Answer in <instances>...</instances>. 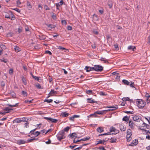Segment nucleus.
<instances>
[{
    "instance_id": "nucleus-1",
    "label": "nucleus",
    "mask_w": 150,
    "mask_h": 150,
    "mask_svg": "<svg viewBox=\"0 0 150 150\" xmlns=\"http://www.w3.org/2000/svg\"><path fill=\"white\" fill-rule=\"evenodd\" d=\"M136 101L137 106L139 108H142L146 105V103L142 99H138Z\"/></svg>"
},
{
    "instance_id": "nucleus-2",
    "label": "nucleus",
    "mask_w": 150,
    "mask_h": 150,
    "mask_svg": "<svg viewBox=\"0 0 150 150\" xmlns=\"http://www.w3.org/2000/svg\"><path fill=\"white\" fill-rule=\"evenodd\" d=\"M65 132H59L58 134L56 135L57 139L59 141L62 139L65 138Z\"/></svg>"
},
{
    "instance_id": "nucleus-3",
    "label": "nucleus",
    "mask_w": 150,
    "mask_h": 150,
    "mask_svg": "<svg viewBox=\"0 0 150 150\" xmlns=\"http://www.w3.org/2000/svg\"><path fill=\"white\" fill-rule=\"evenodd\" d=\"M123 83L125 85H129L132 88L134 87V83L132 81L129 82L127 80L123 79L122 80Z\"/></svg>"
},
{
    "instance_id": "nucleus-4",
    "label": "nucleus",
    "mask_w": 150,
    "mask_h": 150,
    "mask_svg": "<svg viewBox=\"0 0 150 150\" xmlns=\"http://www.w3.org/2000/svg\"><path fill=\"white\" fill-rule=\"evenodd\" d=\"M45 119L47 120L49 122L52 123H56L58 120L56 119L52 118L50 117H44Z\"/></svg>"
},
{
    "instance_id": "nucleus-5",
    "label": "nucleus",
    "mask_w": 150,
    "mask_h": 150,
    "mask_svg": "<svg viewBox=\"0 0 150 150\" xmlns=\"http://www.w3.org/2000/svg\"><path fill=\"white\" fill-rule=\"evenodd\" d=\"M95 68L96 69V71L98 72L102 71L103 69V67L98 65H96Z\"/></svg>"
},
{
    "instance_id": "nucleus-6",
    "label": "nucleus",
    "mask_w": 150,
    "mask_h": 150,
    "mask_svg": "<svg viewBox=\"0 0 150 150\" xmlns=\"http://www.w3.org/2000/svg\"><path fill=\"white\" fill-rule=\"evenodd\" d=\"M140 117L141 118L140 116L139 115H134L132 118L134 121L140 122V121L142 120Z\"/></svg>"
},
{
    "instance_id": "nucleus-7",
    "label": "nucleus",
    "mask_w": 150,
    "mask_h": 150,
    "mask_svg": "<svg viewBox=\"0 0 150 150\" xmlns=\"http://www.w3.org/2000/svg\"><path fill=\"white\" fill-rule=\"evenodd\" d=\"M127 134L126 135V137L127 140V142H129L131 140L132 138L131 136L132 134V132H127Z\"/></svg>"
},
{
    "instance_id": "nucleus-8",
    "label": "nucleus",
    "mask_w": 150,
    "mask_h": 150,
    "mask_svg": "<svg viewBox=\"0 0 150 150\" xmlns=\"http://www.w3.org/2000/svg\"><path fill=\"white\" fill-rule=\"evenodd\" d=\"M25 119L24 117L22 118H18L14 120L13 121V122H15L18 123H20L22 122H25Z\"/></svg>"
},
{
    "instance_id": "nucleus-9",
    "label": "nucleus",
    "mask_w": 150,
    "mask_h": 150,
    "mask_svg": "<svg viewBox=\"0 0 150 150\" xmlns=\"http://www.w3.org/2000/svg\"><path fill=\"white\" fill-rule=\"evenodd\" d=\"M104 111H99L98 110L96 112H95L93 114H91L90 115V116H94L95 117H96V114H98V115H103L104 114Z\"/></svg>"
},
{
    "instance_id": "nucleus-10",
    "label": "nucleus",
    "mask_w": 150,
    "mask_h": 150,
    "mask_svg": "<svg viewBox=\"0 0 150 150\" xmlns=\"http://www.w3.org/2000/svg\"><path fill=\"white\" fill-rule=\"evenodd\" d=\"M138 144V140L137 139L134 140L130 144L129 146H134L137 145Z\"/></svg>"
},
{
    "instance_id": "nucleus-11",
    "label": "nucleus",
    "mask_w": 150,
    "mask_h": 150,
    "mask_svg": "<svg viewBox=\"0 0 150 150\" xmlns=\"http://www.w3.org/2000/svg\"><path fill=\"white\" fill-rule=\"evenodd\" d=\"M108 108H110V109L107 110V111H110L115 110L118 108V106L115 105L114 106H110L108 107Z\"/></svg>"
},
{
    "instance_id": "nucleus-12",
    "label": "nucleus",
    "mask_w": 150,
    "mask_h": 150,
    "mask_svg": "<svg viewBox=\"0 0 150 150\" xmlns=\"http://www.w3.org/2000/svg\"><path fill=\"white\" fill-rule=\"evenodd\" d=\"M129 127L131 129H133L134 128L135 125L134 123L132 120H130L129 121Z\"/></svg>"
},
{
    "instance_id": "nucleus-13",
    "label": "nucleus",
    "mask_w": 150,
    "mask_h": 150,
    "mask_svg": "<svg viewBox=\"0 0 150 150\" xmlns=\"http://www.w3.org/2000/svg\"><path fill=\"white\" fill-rule=\"evenodd\" d=\"M112 132H107L106 133H105L104 134H100L98 135V136L99 137L100 136H103V135H115L119 132H118L117 133H111Z\"/></svg>"
},
{
    "instance_id": "nucleus-14",
    "label": "nucleus",
    "mask_w": 150,
    "mask_h": 150,
    "mask_svg": "<svg viewBox=\"0 0 150 150\" xmlns=\"http://www.w3.org/2000/svg\"><path fill=\"white\" fill-rule=\"evenodd\" d=\"M17 143L19 145H21L26 143V141L22 139H19L17 140Z\"/></svg>"
},
{
    "instance_id": "nucleus-15",
    "label": "nucleus",
    "mask_w": 150,
    "mask_h": 150,
    "mask_svg": "<svg viewBox=\"0 0 150 150\" xmlns=\"http://www.w3.org/2000/svg\"><path fill=\"white\" fill-rule=\"evenodd\" d=\"M45 25L47 26V28L50 30H51L53 29H54L55 27V26L54 25L50 24H45Z\"/></svg>"
},
{
    "instance_id": "nucleus-16",
    "label": "nucleus",
    "mask_w": 150,
    "mask_h": 150,
    "mask_svg": "<svg viewBox=\"0 0 150 150\" xmlns=\"http://www.w3.org/2000/svg\"><path fill=\"white\" fill-rule=\"evenodd\" d=\"M64 4V2L63 1V0H61V1H60L59 3H57L56 4V6L57 7V9H58L59 8L58 7Z\"/></svg>"
},
{
    "instance_id": "nucleus-17",
    "label": "nucleus",
    "mask_w": 150,
    "mask_h": 150,
    "mask_svg": "<svg viewBox=\"0 0 150 150\" xmlns=\"http://www.w3.org/2000/svg\"><path fill=\"white\" fill-rule=\"evenodd\" d=\"M119 128L121 131H125L126 128V127L123 125H120L119 126Z\"/></svg>"
},
{
    "instance_id": "nucleus-18",
    "label": "nucleus",
    "mask_w": 150,
    "mask_h": 150,
    "mask_svg": "<svg viewBox=\"0 0 150 150\" xmlns=\"http://www.w3.org/2000/svg\"><path fill=\"white\" fill-rule=\"evenodd\" d=\"M70 137L73 138L74 137L76 138H79V137H77V135L76 133H73L72 134H71L69 135Z\"/></svg>"
},
{
    "instance_id": "nucleus-19",
    "label": "nucleus",
    "mask_w": 150,
    "mask_h": 150,
    "mask_svg": "<svg viewBox=\"0 0 150 150\" xmlns=\"http://www.w3.org/2000/svg\"><path fill=\"white\" fill-rule=\"evenodd\" d=\"M88 100V102L90 103H95L96 102V101H95L94 100L92 99V98H88L87 100Z\"/></svg>"
},
{
    "instance_id": "nucleus-20",
    "label": "nucleus",
    "mask_w": 150,
    "mask_h": 150,
    "mask_svg": "<svg viewBox=\"0 0 150 150\" xmlns=\"http://www.w3.org/2000/svg\"><path fill=\"white\" fill-rule=\"evenodd\" d=\"M21 80L22 81L23 83L25 85H26L27 84V82L26 79L23 76H22L21 77Z\"/></svg>"
},
{
    "instance_id": "nucleus-21",
    "label": "nucleus",
    "mask_w": 150,
    "mask_h": 150,
    "mask_svg": "<svg viewBox=\"0 0 150 150\" xmlns=\"http://www.w3.org/2000/svg\"><path fill=\"white\" fill-rule=\"evenodd\" d=\"M38 138H31V139H28L27 141H26V143L30 142L33 141V140H37Z\"/></svg>"
},
{
    "instance_id": "nucleus-22",
    "label": "nucleus",
    "mask_w": 150,
    "mask_h": 150,
    "mask_svg": "<svg viewBox=\"0 0 150 150\" xmlns=\"http://www.w3.org/2000/svg\"><path fill=\"white\" fill-rule=\"evenodd\" d=\"M14 49L15 51L17 52H18L21 51V49L17 46H16Z\"/></svg>"
},
{
    "instance_id": "nucleus-23",
    "label": "nucleus",
    "mask_w": 150,
    "mask_h": 150,
    "mask_svg": "<svg viewBox=\"0 0 150 150\" xmlns=\"http://www.w3.org/2000/svg\"><path fill=\"white\" fill-rule=\"evenodd\" d=\"M32 132L33 133V134L35 138L40 134V132Z\"/></svg>"
},
{
    "instance_id": "nucleus-24",
    "label": "nucleus",
    "mask_w": 150,
    "mask_h": 150,
    "mask_svg": "<svg viewBox=\"0 0 150 150\" xmlns=\"http://www.w3.org/2000/svg\"><path fill=\"white\" fill-rule=\"evenodd\" d=\"M128 49L129 50H132L133 51H134L135 49H136V47L133 46H129L128 47Z\"/></svg>"
},
{
    "instance_id": "nucleus-25",
    "label": "nucleus",
    "mask_w": 150,
    "mask_h": 150,
    "mask_svg": "<svg viewBox=\"0 0 150 150\" xmlns=\"http://www.w3.org/2000/svg\"><path fill=\"white\" fill-rule=\"evenodd\" d=\"M42 124L41 123H40L39 124H38L37 125V127L33 130H31L30 131H35L36 129H39V128L41 126V125Z\"/></svg>"
},
{
    "instance_id": "nucleus-26",
    "label": "nucleus",
    "mask_w": 150,
    "mask_h": 150,
    "mask_svg": "<svg viewBox=\"0 0 150 150\" xmlns=\"http://www.w3.org/2000/svg\"><path fill=\"white\" fill-rule=\"evenodd\" d=\"M91 67L88 66H86L84 69L87 72H89L91 71Z\"/></svg>"
},
{
    "instance_id": "nucleus-27",
    "label": "nucleus",
    "mask_w": 150,
    "mask_h": 150,
    "mask_svg": "<svg viewBox=\"0 0 150 150\" xmlns=\"http://www.w3.org/2000/svg\"><path fill=\"white\" fill-rule=\"evenodd\" d=\"M39 37L40 39L41 40H45L46 39V36L44 35H39Z\"/></svg>"
},
{
    "instance_id": "nucleus-28",
    "label": "nucleus",
    "mask_w": 150,
    "mask_h": 150,
    "mask_svg": "<svg viewBox=\"0 0 150 150\" xmlns=\"http://www.w3.org/2000/svg\"><path fill=\"white\" fill-rule=\"evenodd\" d=\"M146 138L147 139H150V132H146Z\"/></svg>"
},
{
    "instance_id": "nucleus-29",
    "label": "nucleus",
    "mask_w": 150,
    "mask_h": 150,
    "mask_svg": "<svg viewBox=\"0 0 150 150\" xmlns=\"http://www.w3.org/2000/svg\"><path fill=\"white\" fill-rule=\"evenodd\" d=\"M100 60L101 61H103L105 63H108V60L105 59V58H103V57H101L100 59Z\"/></svg>"
},
{
    "instance_id": "nucleus-30",
    "label": "nucleus",
    "mask_w": 150,
    "mask_h": 150,
    "mask_svg": "<svg viewBox=\"0 0 150 150\" xmlns=\"http://www.w3.org/2000/svg\"><path fill=\"white\" fill-rule=\"evenodd\" d=\"M62 116V117H66L68 116L69 114L66 112H63L61 114Z\"/></svg>"
},
{
    "instance_id": "nucleus-31",
    "label": "nucleus",
    "mask_w": 150,
    "mask_h": 150,
    "mask_svg": "<svg viewBox=\"0 0 150 150\" xmlns=\"http://www.w3.org/2000/svg\"><path fill=\"white\" fill-rule=\"evenodd\" d=\"M90 139V137H86L84 138L80 139V140H81V141H86L89 140Z\"/></svg>"
},
{
    "instance_id": "nucleus-32",
    "label": "nucleus",
    "mask_w": 150,
    "mask_h": 150,
    "mask_svg": "<svg viewBox=\"0 0 150 150\" xmlns=\"http://www.w3.org/2000/svg\"><path fill=\"white\" fill-rule=\"evenodd\" d=\"M57 91H54L53 90L51 89L49 94L51 96H52L53 94H57Z\"/></svg>"
},
{
    "instance_id": "nucleus-33",
    "label": "nucleus",
    "mask_w": 150,
    "mask_h": 150,
    "mask_svg": "<svg viewBox=\"0 0 150 150\" xmlns=\"http://www.w3.org/2000/svg\"><path fill=\"white\" fill-rule=\"evenodd\" d=\"M129 118L127 116H124L123 119L122 120L123 121H124L125 122H127L129 120Z\"/></svg>"
},
{
    "instance_id": "nucleus-34",
    "label": "nucleus",
    "mask_w": 150,
    "mask_h": 150,
    "mask_svg": "<svg viewBox=\"0 0 150 150\" xmlns=\"http://www.w3.org/2000/svg\"><path fill=\"white\" fill-rule=\"evenodd\" d=\"M97 131H104L103 127H99L96 129Z\"/></svg>"
},
{
    "instance_id": "nucleus-35",
    "label": "nucleus",
    "mask_w": 150,
    "mask_h": 150,
    "mask_svg": "<svg viewBox=\"0 0 150 150\" xmlns=\"http://www.w3.org/2000/svg\"><path fill=\"white\" fill-rule=\"evenodd\" d=\"M122 100L123 101H125L127 100L132 101V100H131V99H130L129 98L127 97H125L123 98L122 99Z\"/></svg>"
},
{
    "instance_id": "nucleus-36",
    "label": "nucleus",
    "mask_w": 150,
    "mask_h": 150,
    "mask_svg": "<svg viewBox=\"0 0 150 150\" xmlns=\"http://www.w3.org/2000/svg\"><path fill=\"white\" fill-rule=\"evenodd\" d=\"M71 128V127H67L65 128L63 130H62V131H68Z\"/></svg>"
},
{
    "instance_id": "nucleus-37",
    "label": "nucleus",
    "mask_w": 150,
    "mask_h": 150,
    "mask_svg": "<svg viewBox=\"0 0 150 150\" xmlns=\"http://www.w3.org/2000/svg\"><path fill=\"white\" fill-rule=\"evenodd\" d=\"M0 47L2 49V50H4L6 49V46L4 45L3 44H1L0 45Z\"/></svg>"
},
{
    "instance_id": "nucleus-38",
    "label": "nucleus",
    "mask_w": 150,
    "mask_h": 150,
    "mask_svg": "<svg viewBox=\"0 0 150 150\" xmlns=\"http://www.w3.org/2000/svg\"><path fill=\"white\" fill-rule=\"evenodd\" d=\"M29 133H30V135H27L26 137H29L31 138H35L34 137V136L33 135V133L32 132H30Z\"/></svg>"
},
{
    "instance_id": "nucleus-39",
    "label": "nucleus",
    "mask_w": 150,
    "mask_h": 150,
    "mask_svg": "<svg viewBox=\"0 0 150 150\" xmlns=\"http://www.w3.org/2000/svg\"><path fill=\"white\" fill-rule=\"evenodd\" d=\"M146 101L147 103L148 104L150 102V96L149 95L146 96Z\"/></svg>"
},
{
    "instance_id": "nucleus-40",
    "label": "nucleus",
    "mask_w": 150,
    "mask_h": 150,
    "mask_svg": "<svg viewBox=\"0 0 150 150\" xmlns=\"http://www.w3.org/2000/svg\"><path fill=\"white\" fill-rule=\"evenodd\" d=\"M108 5L109 6L110 8L112 7V3L111 1H109L108 3Z\"/></svg>"
},
{
    "instance_id": "nucleus-41",
    "label": "nucleus",
    "mask_w": 150,
    "mask_h": 150,
    "mask_svg": "<svg viewBox=\"0 0 150 150\" xmlns=\"http://www.w3.org/2000/svg\"><path fill=\"white\" fill-rule=\"evenodd\" d=\"M86 93L89 95L92 94V91L91 90H86Z\"/></svg>"
},
{
    "instance_id": "nucleus-42",
    "label": "nucleus",
    "mask_w": 150,
    "mask_h": 150,
    "mask_svg": "<svg viewBox=\"0 0 150 150\" xmlns=\"http://www.w3.org/2000/svg\"><path fill=\"white\" fill-rule=\"evenodd\" d=\"M18 103H16L14 105H11L10 104H8L7 105H8L9 106L11 107H16L18 106Z\"/></svg>"
},
{
    "instance_id": "nucleus-43",
    "label": "nucleus",
    "mask_w": 150,
    "mask_h": 150,
    "mask_svg": "<svg viewBox=\"0 0 150 150\" xmlns=\"http://www.w3.org/2000/svg\"><path fill=\"white\" fill-rule=\"evenodd\" d=\"M22 93L23 96L25 97L27 96L28 95L27 92L23 91H22Z\"/></svg>"
},
{
    "instance_id": "nucleus-44",
    "label": "nucleus",
    "mask_w": 150,
    "mask_h": 150,
    "mask_svg": "<svg viewBox=\"0 0 150 150\" xmlns=\"http://www.w3.org/2000/svg\"><path fill=\"white\" fill-rule=\"evenodd\" d=\"M105 141L104 140L103 141L101 140H100L98 142V143L97 144H104V142Z\"/></svg>"
},
{
    "instance_id": "nucleus-45",
    "label": "nucleus",
    "mask_w": 150,
    "mask_h": 150,
    "mask_svg": "<svg viewBox=\"0 0 150 150\" xmlns=\"http://www.w3.org/2000/svg\"><path fill=\"white\" fill-rule=\"evenodd\" d=\"M53 101V100L52 99H45L44 100L45 102H47L48 103H52Z\"/></svg>"
},
{
    "instance_id": "nucleus-46",
    "label": "nucleus",
    "mask_w": 150,
    "mask_h": 150,
    "mask_svg": "<svg viewBox=\"0 0 150 150\" xmlns=\"http://www.w3.org/2000/svg\"><path fill=\"white\" fill-rule=\"evenodd\" d=\"M58 49H60V50H66L67 51H68V50L67 49H65L64 47H63L62 46H59L58 47Z\"/></svg>"
},
{
    "instance_id": "nucleus-47",
    "label": "nucleus",
    "mask_w": 150,
    "mask_h": 150,
    "mask_svg": "<svg viewBox=\"0 0 150 150\" xmlns=\"http://www.w3.org/2000/svg\"><path fill=\"white\" fill-rule=\"evenodd\" d=\"M116 130L115 128L114 127L112 126L110 127L109 131H115Z\"/></svg>"
},
{
    "instance_id": "nucleus-48",
    "label": "nucleus",
    "mask_w": 150,
    "mask_h": 150,
    "mask_svg": "<svg viewBox=\"0 0 150 150\" xmlns=\"http://www.w3.org/2000/svg\"><path fill=\"white\" fill-rule=\"evenodd\" d=\"M52 18L54 20L56 19L57 17L56 14H55L54 13H53V14L52 15Z\"/></svg>"
},
{
    "instance_id": "nucleus-49",
    "label": "nucleus",
    "mask_w": 150,
    "mask_h": 150,
    "mask_svg": "<svg viewBox=\"0 0 150 150\" xmlns=\"http://www.w3.org/2000/svg\"><path fill=\"white\" fill-rule=\"evenodd\" d=\"M0 60L2 62H4L5 63H6L8 60L7 59H0Z\"/></svg>"
},
{
    "instance_id": "nucleus-50",
    "label": "nucleus",
    "mask_w": 150,
    "mask_h": 150,
    "mask_svg": "<svg viewBox=\"0 0 150 150\" xmlns=\"http://www.w3.org/2000/svg\"><path fill=\"white\" fill-rule=\"evenodd\" d=\"M116 139L111 138L110 139V142L111 143L116 142Z\"/></svg>"
},
{
    "instance_id": "nucleus-51",
    "label": "nucleus",
    "mask_w": 150,
    "mask_h": 150,
    "mask_svg": "<svg viewBox=\"0 0 150 150\" xmlns=\"http://www.w3.org/2000/svg\"><path fill=\"white\" fill-rule=\"evenodd\" d=\"M1 85L2 87H4L5 85L4 82L3 81H1Z\"/></svg>"
},
{
    "instance_id": "nucleus-52",
    "label": "nucleus",
    "mask_w": 150,
    "mask_h": 150,
    "mask_svg": "<svg viewBox=\"0 0 150 150\" xmlns=\"http://www.w3.org/2000/svg\"><path fill=\"white\" fill-rule=\"evenodd\" d=\"M11 96L13 98H15L16 97V94L14 92H12L11 93Z\"/></svg>"
},
{
    "instance_id": "nucleus-53",
    "label": "nucleus",
    "mask_w": 150,
    "mask_h": 150,
    "mask_svg": "<svg viewBox=\"0 0 150 150\" xmlns=\"http://www.w3.org/2000/svg\"><path fill=\"white\" fill-rule=\"evenodd\" d=\"M99 94L101 96H105L106 95V94H105L103 91L100 92H99Z\"/></svg>"
},
{
    "instance_id": "nucleus-54",
    "label": "nucleus",
    "mask_w": 150,
    "mask_h": 150,
    "mask_svg": "<svg viewBox=\"0 0 150 150\" xmlns=\"http://www.w3.org/2000/svg\"><path fill=\"white\" fill-rule=\"evenodd\" d=\"M11 14L12 16V17L11 18H10V19L11 20H14L15 18V16L13 14H12L11 13Z\"/></svg>"
},
{
    "instance_id": "nucleus-55",
    "label": "nucleus",
    "mask_w": 150,
    "mask_h": 150,
    "mask_svg": "<svg viewBox=\"0 0 150 150\" xmlns=\"http://www.w3.org/2000/svg\"><path fill=\"white\" fill-rule=\"evenodd\" d=\"M145 118L148 121L149 123L150 124V117L147 116V117H145Z\"/></svg>"
},
{
    "instance_id": "nucleus-56",
    "label": "nucleus",
    "mask_w": 150,
    "mask_h": 150,
    "mask_svg": "<svg viewBox=\"0 0 150 150\" xmlns=\"http://www.w3.org/2000/svg\"><path fill=\"white\" fill-rule=\"evenodd\" d=\"M62 23L63 25H66L67 24V22L65 20H63L62 21Z\"/></svg>"
},
{
    "instance_id": "nucleus-57",
    "label": "nucleus",
    "mask_w": 150,
    "mask_h": 150,
    "mask_svg": "<svg viewBox=\"0 0 150 150\" xmlns=\"http://www.w3.org/2000/svg\"><path fill=\"white\" fill-rule=\"evenodd\" d=\"M13 10H15L16 11H17V12L18 13H20L21 12V10L17 8H14L12 9Z\"/></svg>"
},
{
    "instance_id": "nucleus-58",
    "label": "nucleus",
    "mask_w": 150,
    "mask_h": 150,
    "mask_svg": "<svg viewBox=\"0 0 150 150\" xmlns=\"http://www.w3.org/2000/svg\"><path fill=\"white\" fill-rule=\"evenodd\" d=\"M98 149L100 150H106L104 148V147L103 146H100Z\"/></svg>"
},
{
    "instance_id": "nucleus-59",
    "label": "nucleus",
    "mask_w": 150,
    "mask_h": 150,
    "mask_svg": "<svg viewBox=\"0 0 150 150\" xmlns=\"http://www.w3.org/2000/svg\"><path fill=\"white\" fill-rule=\"evenodd\" d=\"M35 86L39 89L41 88V86L39 84H36L35 85Z\"/></svg>"
},
{
    "instance_id": "nucleus-60",
    "label": "nucleus",
    "mask_w": 150,
    "mask_h": 150,
    "mask_svg": "<svg viewBox=\"0 0 150 150\" xmlns=\"http://www.w3.org/2000/svg\"><path fill=\"white\" fill-rule=\"evenodd\" d=\"M44 8L46 10H50V8L46 5H45L44 6Z\"/></svg>"
},
{
    "instance_id": "nucleus-61",
    "label": "nucleus",
    "mask_w": 150,
    "mask_h": 150,
    "mask_svg": "<svg viewBox=\"0 0 150 150\" xmlns=\"http://www.w3.org/2000/svg\"><path fill=\"white\" fill-rule=\"evenodd\" d=\"M31 75L32 77H33V78L35 80H36V79H37V78H38V77L36 76H34L32 73H31Z\"/></svg>"
},
{
    "instance_id": "nucleus-62",
    "label": "nucleus",
    "mask_w": 150,
    "mask_h": 150,
    "mask_svg": "<svg viewBox=\"0 0 150 150\" xmlns=\"http://www.w3.org/2000/svg\"><path fill=\"white\" fill-rule=\"evenodd\" d=\"M45 53L46 54H48L50 55H51L52 54V53L50 51H49V50H46L45 51Z\"/></svg>"
},
{
    "instance_id": "nucleus-63",
    "label": "nucleus",
    "mask_w": 150,
    "mask_h": 150,
    "mask_svg": "<svg viewBox=\"0 0 150 150\" xmlns=\"http://www.w3.org/2000/svg\"><path fill=\"white\" fill-rule=\"evenodd\" d=\"M82 147L81 145L79 147L74 149V150H79L80 149H82Z\"/></svg>"
},
{
    "instance_id": "nucleus-64",
    "label": "nucleus",
    "mask_w": 150,
    "mask_h": 150,
    "mask_svg": "<svg viewBox=\"0 0 150 150\" xmlns=\"http://www.w3.org/2000/svg\"><path fill=\"white\" fill-rule=\"evenodd\" d=\"M72 27L71 26L69 25L67 26V30H72Z\"/></svg>"
}]
</instances>
